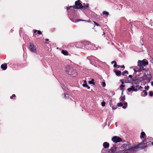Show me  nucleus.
I'll return each mask as SVG.
<instances>
[{"instance_id": "obj_1", "label": "nucleus", "mask_w": 153, "mask_h": 153, "mask_svg": "<svg viewBox=\"0 0 153 153\" xmlns=\"http://www.w3.org/2000/svg\"><path fill=\"white\" fill-rule=\"evenodd\" d=\"M145 143H145V141L144 140L143 142L140 143L138 145L130 147L129 145L127 143H126L123 144V146L125 149H126L131 151H135L139 147H146V146L145 145Z\"/></svg>"}, {"instance_id": "obj_2", "label": "nucleus", "mask_w": 153, "mask_h": 153, "mask_svg": "<svg viewBox=\"0 0 153 153\" xmlns=\"http://www.w3.org/2000/svg\"><path fill=\"white\" fill-rule=\"evenodd\" d=\"M148 62L145 60H143L142 61H138V65L140 67L139 69H135L134 71L135 72H140L144 70V67L148 65Z\"/></svg>"}, {"instance_id": "obj_3", "label": "nucleus", "mask_w": 153, "mask_h": 153, "mask_svg": "<svg viewBox=\"0 0 153 153\" xmlns=\"http://www.w3.org/2000/svg\"><path fill=\"white\" fill-rule=\"evenodd\" d=\"M79 1H80L78 0L75 2V8L76 9H80L83 7L85 8L88 7V4L85 6H82V4L79 2Z\"/></svg>"}, {"instance_id": "obj_4", "label": "nucleus", "mask_w": 153, "mask_h": 153, "mask_svg": "<svg viewBox=\"0 0 153 153\" xmlns=\"http://www.w3.org/2000/svg\"><path fill=\"white\" fill-rule=\"evenodd\" d=\"M115 143H117L121 142L122 140L119 137L114 136L112 137L111 139Z\"/></svg>"}, {"instance_id": "obj_5", "label": "nucleus", "mask_w": 153, "mask_h": 153, "mask_svg": "<svg viewBox=\"0 0 153 153\" xmlns=\"http://www.w3.org/2000/svg\"><path fill=\"white\" fill-rule=\"evenodd\" d=\"M66 71L68 72L69 74H73V72L74 70L73 68L69 66H67L66 67Z\"/></svg>"}, {"instance_id": "obj_6", "label": "nucleus", "mask_w": 153, "mask_h": 153, "mask_svg": "<svg viewBox=\"0 0 153 153\" xmlns=\"http://www.w3.org/2000/svg\"><path fill=\"white\" fill-rule=\"evenodd\" d=\"M29 49L30 51L31 52L36 53V48L33 45L32 43H30L29 46Z\"/></svg>"}, {"instance_id": "obj_7", "label": "nucleus", "mask_w": 153, "mask_h": 153, "mask_svg": "<svg viewBox=\"0 0 153 153\" xmlns=\"http://www.w3.org/2000/svg\"><path fill=\"white\" fill-rule=\"evenodd\" d=\"M127 90L129 92H130L131 91H137V88H134L133 86H132L131 88H128L127 89Z\"/></svg>"}, {"instance_id": "obj_8", "label": "nucleus", "mask_w": 153, "mask_h": 153, "mask_svg": "<svg viewBox=\"0 0 153 153\" xmlns=\"http://www.w3.org/2000/svg\"><path fill=\"white\" fill-rule=\"evenodd\" d=\"M109 143L107 142H105L103 144V146L105 148H107L109 146Z\"/></svg>"}, {"instance_id": "obj_9", "label": "nucleus", "mask_w": 153, "mask_h": 153, "mask_svg": "<svg viewBox=\"0 0 153 153\" xmlns=\"http://www.w3.org/2000/svg\"><path fill=\"white\" fill-rule=\"evenodd\" d=\"M1 68L3 70H5L7 68V65L6 64H2L1 65Z\"/></svg>"}, {"instance_id": "obj_10", "label": "nucleus", "mask_w": 153, "mask_h": 153, "mask_svg": "<svg viewBox=\"0 0 153 153\" xmlns=\"http://www.w3.org/2000/svg\"><path fill=\"white\" fill-rule=\"evenodd\" d=\"M114 71L116 75L117 76H120L122 73L120 71H117L114 70Z\"/></svg>"}, {"instance_id": "obj_11", "label": "nucleus", "mask_w": 153, "mask_h": 153, "mask_svg": "<svg viewBox=\"0 0 153 153\" xmlns=\"http://www.w3.org/2000/svg\"><path fill=\"white\" fill-rule=\"evenodd\" d=\"M116 150V147L115 146H113L109 150V151L112 152H114Z\"/></svg>"}, {"instance_id": "obj_12", "label": "nucleus", "mask_w": 153, "mask_h": 153, "mask_svg": "<svg viewBox=\"0 0 153 153\" xmlns=\"http://www.w3.org/2000/svg\"><path fill=\"white\" fill-rule=\"evenodd\" d=\"M145 134L144 132H142L140 134V137L141 138H145Z\"/></svg>"}, {"instance_id": "obj_13", "label": "nucleus", "mask_w": 153, "mask_h": 153, "mask_svg": "<svg viewBox=\"0 0 153 153\" xmlns=\"http://www.w3.org/2000/svg\"><path fill=\"white\" fill-rule=\"evenodd\" d=\"M62 53L65 55H68V53L66 51L62 50Z\"/></svg>"}, {"instance_id": "obj_14", "label": "nucleus", "mask_w": 153, "mask_h": 153, "mask_svg": "<svg viewBox=\"0 0 153 153\" xmlns=\"http://www.w3.org/2000/svg\"><path fill=\"white\" fill-rule=\"evenodd\" d=\"M94 79H92L91 80L89 81L88 82V83L90 84H93L94 85L95 84V83L94 82Z\"/></svg>"}, {"instance_id": "obj_15", "label": "nucleus", "mask_w": 153, "mask_h": 153, "mask_svg": "<svg viewBox=\"0 0 153 153\" xmlns=\"http://www.w3.org/2000/svg\"><path fill=\"white\" fill-rule=\"evenodd\" d=\"M111 63L112 64H114V67H117V63L115 61H112Z\"/></svg>"}, {"instance_id": "obj_16", "label": "nucleus", "mask_w": 153, "mask_h": 153, "mask_svg": "<svg viewBox=\"0 0 153 153\" xmlns=\"http://www.w3.org/2000/svg\"><path fill=\"white\" fill-rule=\"evenodd\" d=\"M124 105L123 107V108L124 109H125L127 107V102H125L124 103Z\"/></svg>"}, {"instance_id": "obj_17", "label": "nucleus", "mask_w": 153, "mask_h": 153, "mask_svg": "<svg viewBox=\"0 0 153 153\" xmlns=\"http://www.w3.org/2000/svg\"><path fill=\"white\" fill-rule=\"evenodd\" d=\"M102 13L103 15H106L107 16L109 14L108 12L107 11H104Z\"/></svg>"}, {"instance_id": "obj_18", "label": "nucleus", "mask_w": 153, "mask_h": 153, "mask_svg": "<svg viewBox=\"0 0 153 153\" xmlns=\"http://www.w3.org/2000/svg\"><path fill=\"white\" fill-rule=\"evenodd\" d=\"M143 93L144 94H143V96H144L147 95V92L145 90H144L143 91Z\"/></svg>"}, {"instance_id": "obj_19", "label": "nucleus", "mask_w": 153, "mask_h": 153, "mask_svg": "<svg viewBox=\"0 0 153 153\" xmlns=\"http://www.w3.org/2000/svg\"><path fill=\"white\" fill-rule=\"evenodd\" d=\"M123 104L121 102L118 103L117 104V105L118 107L122 106H123Z\"/></svg>"}, {"instance_id": "obj_20", "label": "nucleus", "mask_w": 153, "mask_h": 153, "mask_svg": "<svg viewBox=\"0 0 153 153\" xmlns=\"http://www.w3.org/2000/svg\"><path fill=\"white\" fill-rule=\"evenodd\" d=\"M125 100V96L122 97L121 98V100L123 101Z\"/></svg>"}, {"instance_id": "obj_21", "label": "nucleus", "mask_w": 153, "mask_h": 153, "mask_svg": "<svg viewBox=\"0 0 153 153\" xmlns=\"http://www.w3.org/2000/svg\"><path fill=\"white\" fill-rule=\"evenodd\" d=\"M125 87V85H121L120 86V89L121 90H122L123 89V88Z\"/></svg>"}, {"instance_id": "obj_22", "label": "nucleus", "mask_w": 153, "mask_h": 153, "mask_svg": "<svg viewBox=\"0 0 153 153\" xmlns=\"http://www.w3.org/2000/svg\"><path fill=\"white\" fill-rule=\"evenodd\" d=\"M105 102L103 101L101 103L102 106V107H104L105 106Z\"/></svg>"}, {"instance_id": "obj_23", "label": "nucleus", "mask_w": 153, "mask_h": 153, "mask_svg": "<svg viewBox=\"0 0 153 153\" xmlns=\"http://www.w3.org/2000/svg\"><path fill=\"white\" fill-rule=\"evenodd\" d=\"M128 73V71H125L123 72L122 73V74L123 75H125V74H127V73Z\"/></svg>"}, {"instance_id": "obj_24", "label": "nucleus", "mask_w": 153, "mask_h": 153, "mask_svg": "<svg viewBox=\"0 0 153 153\" xmlns=\"http://www.w3.org/2000/svg\"><path fill=\"white\" fill-rule=\"evenodd\" d=\"M149 95L150 96H152L153 95V92L151 91H150L149 92Z\"/></svg>"}, {"instance_id": "obj_25", "label": "nucleus", "mask_w": 153, "mask_h": 153, "mask_svg": "<svg viewBox=\"0 0 153 153\" xmlns=\"http://www.w3.org/2000/svg\"><path fill=\"white\" fill-rule=\"evenodd\" d=\"M83 86L84 87H88V85L86 83H85L83 84Z\"/></svg>"}, {"instance_id": "obj_26", "label": "nucleus", "mask_w": 153, "mask_h": 153, "mask_svg": "<svg viewBox=\"0 0 153 153\" xmlns=\"http://www.w3.org/2000/svg\"><path fill=\"white\" fill-rule=\"evenodd\" d=\"M102 86L103 87H105V83L104 82L102 83Z\"/></svg>"}, {"instance_id": "obj_27", "label": "nucleus", "mask_w": 153, "mask_h": 153, "mask_svg": "<svg viewBox=\"0 0 153 153\" xmlns=\"http://www.w3.org/2000/svg\"><path fill=\"white\" fill-rule=\"evenodd\" d=\"M74 6H70L69 7H67V9L68 10L69 9H70V8L71 7H73V8H74Z\"/></svg>"}, {"instance_id": "obj_28", "label": "nucleus", "mask_w": 153, "mask_h": 153, "mask_svg": "<svg viewBox=\"0 0 153 153\" xmlns=\"http://www.w3.org/2000/svg\"><path fill=\"white\" fill-rule=\"evenodd\" d=\"M37 32L39 34H42V32L40 30H38Z\"/></svg>"}, {"instance_id": "obj_29", "label": "nucleus", "mask_w": 153, "mask_h": 153, "mask_svg": "<svg viewBox=\"0 0 153 153\" xmlns=\"http://www.w3.org/2000/svg\"><path fill=\"white\" fill-rule=\"evenodd\" d=\"M149 88V86H147V87H146L145 86V89L148 90Z\"/></svg>"}, {"instance_id": "obj_30", "label": "nucleus", "mask_w": 153, "mask_h": 153, "mask_svg": "<svg viewBox=\"0 0 153 153\" xmlns=\"http://www.w3.org/2000/svg\"><path fill=\"white\" fill-rule=\"evenodd\" d=\"M116 108H117L116 107H112V109L113 110H115V109H116Z\"/></svg>"}, {"instance_id": "obj_31", "label": "nucleus", "mask_w": 153, "mask_h": 153, "mask_svg": "<svg viewBox=\"0 0 153 153\" xmlns=\"http://www.w3.org/2000/svg\"><path fill=\"white\" fill-rule=\"evenodd\" d=\"M94 23L96 25H97V26H99V24H98V23H97L95 22H94Z\"/></svg>"}, {"instance_id": "obj_32", "label": "nucleus", "mask_w": 153, "mask_h": 153, "mask_svg": "<svg viewBox=\"0 0 153 153\" xmlns=\"http://www.w3.org/2000/svg\"><path fill=\"white\" fill-rule=\"evenodd\" d=\"M129 77L130 78H132V76L130 75L129 76Z\"/></svg>"}, {"instance_id": "obj_33", "label": "nucleus", "mask_w": 153, "mask_h": 153, "mask_svg": "<svg viewBox=\"0 0 153 153\" xmlns=\"http://www.w3.org/2000/svg\"><path fill=\"white\" fill-rule=\"evenodd\" d=\"M117 68H119L120 67V65H117Z\"/></svg>"}, {"instance_id": "obj_34", "label": "nucleus", "mask_w": 153, "mask_h": 153, "mask_svg": "<svg viewBox=\"0 0 153 153\" xmlns=\"http://www.w3.org/2000/svg\"><path fill=\"white\" fill-rule=\"evenodd\" d=\"M120 67L122 68H124L125 67L124 65H122L121 66H120Z\"/></svg>"}, {"instance_id": "obj_35", "label": "nucleus", "mask_w": 153, "mask_h": 153, "mask_svg": "<svg viewBox=\"0 0 153 153\" xmlns=\"http://www.w3.org/2000/svg\"><path fill=\"white\" fill-rule=\"evenodd\" d=\"M38 31L36 30H34V33H35L36 32H37Z\"/></svg>"}, {"instance_id": "obj_36", "label": "nucleus", "mask_w": 153, "mask_h": 153, "mask_svg": "<svg viewBox=\"0 0 153 153\" xmlns=\"http://www.w3.org/2000/svg\"><path fill=\"white\" fill-rule=\"evenodd\" d=\"M87 87V88H88V89H89L90 88V87H89L88 85V87Z\"/></svg>"}, {"instance_id": "obj_37", "label": "nucleus", "mask_w": 153, "mask_h": 153, "mask_svg": "<svg viewBox=\"0 0 153 153\" xmlns=\"http://www.w3.org/2000/svg\"><path fill=\"white\" fill-rule=\"evenodd\" d=\"M12 96H13V97H15V94H13L12 95Z\"/></svg>"}, {"instance_id": "obj_38", "label": "nucleus", "mask_w": 153, "mask_h": 153, "mask_svg": "<svg viewBox=\"0 0 153 153\" xmlns=\"http://www.w3.org/2000/svg\"><path fill=\"white\" fill-rule=\"evenodd\" d=\"M151 85H153V82H151Z\"/></svg>"}, {"instance_id": "obj_39", "label": "nucleus", "mask_w": 153, "mask_h": 153, "mask_svg": "<svg viewBox=\"0 0 153 153\" xmlns=\"http://www.w3.org/2000/svg\"><path fill=\"white\" fill-rule=\"evenodd\" d=\"M121 83L122 84H123L124 83L122 81V80H121Z\"/></svg>"}, {"instance_id": "obj_40", "label": "nucleus", "mask_w": 153, "mask_h": 153, "mask_svg": "<svg viewBox=\"0 0 153 153\" xmlns=\"http://www.w3.org/2000/svg\"><path fill=\"white\" fill-rule=\"evenodd\" d=\"M12 98H13V96H11L10 97V98L11 99H12Z\"/></svg>"}, {"instance_id": "obj_41", "label": "nucleus", "mask_w": 153, "mask_h": 153, "mask_svg": "<svg viewBox=\"0 0 153 153\" xmlns=\"http://www.w3.org/2000/svg\"><path fill=\"white\" fill-rule=\"evenodd\" d=\"M46 41H48L49 40V39H46Z\"/></svg>"}, {"instance_id": "obj_42", "label": "nucleus", "mask_w": 153, "mask_h": 153, "mask_svg": "<svg viewBox=\"0 0 153 153\" xmlns=\"http://www.w3.org/2000/svg\"><path fill=\"white\" fill-rule=\"evenodd\" d=\"M86 81H84V82H85V83H86Z\"/></svg>"}, {"instance_id": "obj_43", "label": "nucleus", "mask_w": 153, "mask_h": 153, "mask_svg": "<svg viewBox=\"0 0 153 153\" xmlns=\"http://www.w3.org/2000/svg\"><path fill=\"white\" fill-rule=\"evenodd\" d=\"M152 144L153 145V142H152Z\"/></svg>"}, {"instance_id": "obj_44", "label": "nucleus", "mask_w": 153, "mask_h": 153, "mask_svg": "<svg viewBox=\"0 0 153 153\" xmlns=\"http://www.w3.org/2000/svg\"><path fill=\"white\" fill-rule=\"evenodd\" d=\"M103 34H105V33L104 32H103Z\"/></svg>"}, {"instance_id": "obj_45", "label": "nucleus", "mask_w": 153, "mask_h": 153, "mask_svg": "<svg viewBox=\"0 0 153 153\" xmlns=\"http://www.w3.org/2000/svg\"><path fill=\"white\" fill-rule=\"evenodd\" d=\"M65 97H66V95H65Z\"/></svg>"}, {"instance_id": "obj_46", "label": "nucleus", "mask_w": 153, "mask_h": 153, "mask_svg": "<svg viewBox=\"0 0 153 153\" xmlns=\"http://www.w3.org/2000/svg\"><path fill=\"white\" fill-rule=\"evenodd\" d=\"M85 21H87V20H84Z\"/></svg>"}, {"instance_id": "obj_47", "label": "nucleus", "mask_w": 153, "mask_h": 153, "mask_svg": "<svg viewBox=\"0 0 153 153\" xmlns=\"http://www.w3.org/2000/svg\"><path fill=\"white\" fill-rule=\"evenodd\" d=\"M123 94V92H122V94Z\"/></svg>"}, {"instance_id": "obj_48", "label": "nucleus", "mask_w": 153, "mask_h": 153, "mask_svg": "<svg viewBox=\"0 0 153 153\" xmlns=\"http://www.w3.org/2000/svg\"><path fill=\"white\" fill-rule=\"evenodd\" d=\"M128 153V152H126V153Z\"/></svg>"}]
</instances>
